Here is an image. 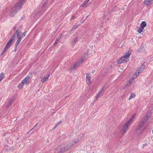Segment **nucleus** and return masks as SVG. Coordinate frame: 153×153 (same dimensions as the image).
<instances>
[{"label":"nucleus","instance_id":"nucleus-14","mask_svg":"<svg viewBox=\"0 0 153 153\" xmlns=\"http://www.w3.org/2000/svg\"><path fill=\"white\" fill-rule=\"evenodd\" d=\"M123 56L120 58L117 61V62L118 64H121L123 63H126V60Z\"/></svg>","mask_w":153,"mask_h":153},{"label":"nucleus","instance_id":"nucleus-32","mask_svg":"<svg viewBox=\"0 0 153 153\" xmlns=\"http://www.w3.org/2000/svg\"><path fill=\"white\" fill-rule=\"evenodd\" d=\"M62 122V121H59V122L58 123H57L56 124L57 125H58L60 123H61Z\"/></svg>","mask_w":153,"mask_h":153},{"label":"nucleus","instance_id":"nucleus-42","mask_svg":"<svg viewBox=\"0 0 153 153\" xmlns=\"http://www.w3.org/2000/svg\"><path fill=\"white\" fill-rule=\"evenodd\" d=\"M128 85V84H127V85H126V86H127V85Z\"/></svg>","mask_w":153,"mask_h":153},{"label":"nucleus","instance_id":"nucleus-12","mask_svg":"<svg viewBox=\"0 0 153 153\" xmlns=\"http://www.w3.org/2000/svg\"><path fill=\"white\" fill-rule=\"evenodd\" d=\"M86 77V82L87 84L88 85H90L92 83L91 81V77L90 76H89V74H87Z\"/></svg>","mask_w":153,"mask_h":153},{"label":"nucleus","instance_id":"nucleus-15","mask_svg":"<svg viewBox=\"0 0 153 153\" xmlns=\"http://www.w3.org/2000/svg\"><path fill=\"white\" fill-rule=\"evenodd\" d=\"M152 1L153 0H145L143 3L145 4L148 6L151 4Z\"/></svg>","mask_w":153,"mask_h":153},{"label":"nucleus","instance_id":"nucleus-29","mask_svg":"<svg viewBox=\"0 0 153 153\" xmlns=\"http://www.w3.org/2000/svg\"><path fill=\"white\" fill-rule=\"evenodd\" d=\"M88 2L86 1V0L82 4V6H84L86 4L88 3Z\"/></svg>","mask_w":153,"mask_h":153},{"label":"nucleus","instance_id":"nucleus-9","mask_svg":"<svg viewBox=\"0 0 153 153\" xmlns=\"http://www.w3.org/2000/svg\"><path fill=\"white\" fill-rule=\"evenodd\" d=\"M146 122L145 120H143H143H141L136 130H141V128Z\"/></svg>","mask_w":153,"mask_h":153},{"label":"nucleus","instance_id":"nucleus-20","mask_svg":"<svg viewBox=\"0 0 153 153\" xmlns=\"http://www.w3.org/2000/svg\"><path fill=\"white\" fill-rule=\"evenodd\" d=\"M135 96L136 95L132 92L131 93L129 97L128 98V100H130L132 98H134Z\"/></svg>","mask_w":153,"mask_h":153},{"label":"nucleus","instance_id":"nucleus-4","mask_svg":"<svg viewBox=\"0 0 153 153\" xmlns=\"http://www.w3.org/2000/svg\"><path fill=\"white\" fill-rule=\"evenodd\" d=\"M87 56L88 55L87 54L84 55L81 59H80L79 60L78 62H76L75 64L71 68V69H75L79 67L82 64L83 62H84V60L86 58H87Z\"/></svg>","mask_w":153,"mask_h":153},{"label":"nucleus","instance_id":"nucleus-34","mask_svg":"<svg viewBox=\"0 0 153 153\" xmlns=\"http://www.w3.org/2000/svg\"><path fill=\"white\" fill-rule=\"evenodd\" d=\"M62 36V33L60 34L59 35V37H60V39H61V37Z\"/></svg>","mask_w":153,"mask_h":153},{"label":"nucleus","instance_id":"nucleus-6","mask_svg":"<svg viewBox=\"0 0 153 153\" xmlns=\"http://www.w3.org/2000/svg\"><path fill=\"white\" fill-rule=\"evenodd\" d=\"M146 67V66L145 65L143 64L136 71L135 74L134 75H136V76L139 75V74Z\"/></svg>","mask_w":153,"mask_h":153},{"label":"nucleus","instance_id":"nucleus-28","mask_svg":"<svg viewBox=\"0 0 153 153\" xmlns=\"http://www.w3.org/2000/svg\"><path fill=\"white\" fill-rule=\"evenodd\" d=\"M143 29H144L143 28H141V27H140V28L138 30V32L139 33H141L142 32V31H143Z\"/></svg>","mask_w":153,"mask_h":153},{"label":"nucleus","instance_id":"nucleus-30","mask_svg":"<svg viewBox=\"0 0 153 153\" xmlns=\"http://www.w3.org/2000/svg\"><path fill=\"white\" fill-rule=\"evenodd\" d=\"M8 48H7V47H6V46H5V47H4V49L3 50V52H4L5 53V52L6 51L7 49Z\"/></svg>","mask_w":153,"mask_h":153},{"label":"nucleus","instance_id":"nucleus-26","mask_svg":"<svg viewBox=\"0 0 153 153\" xmlns=\"http://www.w3.org/2000/svg\"><path fill=\"white\" fill-rule=\"evenodd\" d=\"M143 48V47L142 46V47H140L138 49V50H137L138 51V52H141L143 50H142V49Z\"/></svg>","mask_w":153,"mask_h":153},{"label":"nucleus","instance_id":"nucleus-5","mask_svg":"<svg viewBox=\"0 0 153 153\" xmlns=\"http://www.w3.org/2000/svg\"><path fill=\"white\" fill-rule=\"evenodd\" d=\"M81 140V139H74V140L72 141L70 143H69L68 145L66 146L65 147V149L67 151L70 149L71 147L76 143L79 142Z\"/></svg>","mask_w":153,"mask_h":153},{"label":"nucleus","instance_id":"nucleus-37","mask_svg":"<svg viewBox=\"0 0 153 153\" xmlns=\"http://www.w3.org/2000/svg\"><path fill=\"white\" fill-rule=\"evenodd\" d=\"M4 53V52H3V51L1 53V55H3V54Z\"/></svg>","mask_w":153,"mask_h":153},{"label":"nucleus","instance_id":"nucleus-22","mask_svg":"<svg viewBox=\"0 0 153 153\" xmlns=\"http://www.w3.org/2000/svg\"><path fill=\"white\" fill-rule=\"evenodd\" d=\"M78 39V37H76L75 38H74L73 40L72 41V44L73 45H74L76 43V42Z\"/></svg>","mask_w":153,"mask_h":153},{"label":"nucleus","instance_id":"nucleus-24","mask_svg":"<svg viewBox=\"0 0 153 153\" xmlns=\"http://www.w3.org/2000/svg\"><path fill=\"white\" fill-rule=\"evenodd\" d=\"M66 151L65 147L61 148L59 151V152L60 153H62L63 152Z\"/></svg>","mask_w":153,"mask_h":153},{"label":"nucleus","instance_id":"nucleus-38","mask_svg":"<svg viewBox=\"0 0 153 153\" xmlns=\"http://www.w3.org/2000/svg\"><path fill=\"white\" fill-rule=\"evenodd\" d=\"M13 28L14 30H15L16 29V27H14Z\"/></svg>","mask_w":153,"mask_h":153},{"label":"nucleus","instance_id":"nucleus-23","mask_svg":"<svg viewBox=\"0 0 153 153\" xmlns=\"http://www.w3.org/2000/svg\"><path fill=\"white\" fill-rule=\"evenodd\" d=\"M24 85V84L22 82H21L18 85V88L20 89H21L22 88Z\"/></svg>","mask_w":153,"mask_h":153},{"label":"nucleus","instance_id":"nucleus-43","mask_svg":"<svg viewBox=\"0 0 153 153\" xmlns=\"http://www.w3.org/2000/svg\"><path fill=\"white\" fill-rule=\"evenodd\" d=\"M30 131H29L28 132V134H29V132Z\"/></svg>","mask_w":153,"mask_h":153},{"label":"nucleus","instance_id":"nucleus-19","mask_svg":"<svg viewBox=\"0 0 153 153\" xmlns=\"http://www.w3.org/2000/svg\"><path fill=\"white\" fill-rule=\"evenodd\" d=\"M146 22L143 21L141 23L140 26L142 28H144L146 26Z\"/></svg>","mask_w":153,"mask_h":153},{"label":"nucleus","instance_id":"nucleus-11","mask_svg":"<svg viewBox=\"0 0 153 153\" xmlns=\"http://www.w3.org/2000/svg\"><path fill=\"white\" fill-rule=\"evenodd\" d=\"M50 76V74H48L47 75V76H44V77H40L41 81L42 82V83H43L44 82L47 81L49 77Z\"/></svg>","mask_w":153,"mask_h":153},{"label":"nucleus","instance_id":"nucleus-2","mask_svg":"<svg viewBox=\"0 0 153 153\" xmlns=\"http://www.w3.org/2000/svg\"><path fill=\"white\" fill-rule=\"evenodd\" d=\"M135 116V114L132 116L129 120L123 126L120 131V133L121 136H123L126 133L128 128L131 124L132 120L134 119Z\"/></svg>","mask_w":153,"mask_h":153},{"label":"nucleus","instance_id":"nucleus-8","mask_svg":"<svg viewBox=\"0 0 153 153\" xmlns=\"http://www.w3.org/2000/svg\"><path fill=\"white\" fill-rule=\"evenodd\" d=\"M30 76H27L22 81V82L24 85H27L29 84L30 82Z\"/></svg>","mask_w":153,"mask_h":153},{"label":"nucleus","instance_id":"nucleus-1","mask_svg":"<svg viewBox=\"0 0 153 153\" xmlns=\"http://www.w3.org/2000/svg\"><path fill=\"white\" fill-rule=\"evenodd\" d=\"M25 0H20L14 4L11 10L10 14V16H14V15L17 12L21 9Z\"/></svg>","mask_w":153,"mask_h":153},{"label":"nucleus","instance_id":"nucleus-13","mask_svg":"<svg viewBox=\"0 0 153 153\" xmlns=\"http://www.w3.org/2000/svg\"><path fill=\"white\" fill-rule=\"evenodd\" d=\"M16 98V97L15 96L13 97L11 99L9 103L7 105V108H8L10 107L12 104V103L14 102Z\"/></svg>","mask_w":153,"mask_h":153},{"label":"nucleus","instance_id":"nucleus-40","mask_svg":"<svg viewBox=\"0 0 153 153\" xmlns=\"http://www.w3.org/2000/svg\"><path fill=\"white\" fill-rule=\"evenodd\" d=\"M131 81H129V84H130L131 83Z\"/></svg>","mask_w":153,"mask_h":153},{"label":"nucleus","instance_id":"nucleus-39","mask_svg":"<svg viewBox=\"0 0 153 153\" xmlns=\"http://www.w3.org/2000/svg\"><path fill=\"white\" fill-rule=\"evenodd\" d=\"M86 1H87L88 2H89V1H90V0H86Z\"/></svg>","mask_w":153,"mask_h":153},{"label":"nucleus","instance_id":"nucleus-7","mask_svg":"<svg viewBox=\"0 0 153 153\" xmlns=\"http://www.w3.org/2000/svg\"><path fill=\"white\" fill-rule=\"evenodd\" d=\"M152 115L151 112L150 111H147L145 115V117L143 118V120L147 122L149 119L150 118Z\"/></svg>","mask_w":153,"mask_h":153},{"label":"nucleus","instance_id":"nucleus-3","mask_svg":"<svg viewBox=\"0 0 153 153\" xmlns=\"http://www.w3.org/2000/svg\"><path fill=\"white\" fill-rule=\"evenodd\" d=\"M27 31H25L21 35H20L21 31L19 29H17L14 33V36H16L18 39L16 43V48L19 44L21 41L22 39L26 36Z\"/></svg>","mask_w":153,"mask_h":153},{"label":"nucleus","instance_id":"nucleus-21","mask_svg":"<svg viewBox=\"0 0 153 153\" xmlns=\"http://www.w3.org/2000/svg\"><path fill=\"white\" fill-rule=\"evenodd\" d=\"M4 77V74L3 73H1L0 74V81H1Z\"/></svg>","mask_w":153,"mask_h":153},{"label":"nucleus","instance_id":"nucleus-41","mask_svg":"<svg viewBox=\"0 0 153 153\" xmlns=\"http://www.w3.org/2000/svg\"><path fill=\"white\" fill-rule=\"evenodd\" d=\"M88 16H87L86 17V18L88 17Z\"/></svg>","mask_w":153,"mask_h":153},{"label":"nucleus","instance_id":"nucleus-10","mask_svg":"<svg viewBox=\"0 0 153 153\" xmlns=\"http://www.w3.org/2000/svg\"><path fill=\"white\" fill-rule=\"evenodd\" d=\"M15 36H14L13 35V36L11 38L10 40L7 42V44L5 46L6 47L8 48L10 46V45L12 44L13 42V41L14 39Z\"/></svg>","mask_w":153,"mask_h":153},{"label":"nucleus","instance_id":"nucleus-36","mask_svg":"<svg viewBox=\"0 0 153 153\" xmlns=\"http://www.w3.org/2000/svg\"><path fill=\"white\" fill-rule=\"evenodd\" d=\"M4 53V52H3V51L1 53V55H3V54Z\"/></svg>","mask_w":153,"mask_h":153},{"label":"nucleus","instance_id":"nucleus-25","mask_svg":"<svg viewBox=\"0 0 153 153\" xmlns=\"http://www.w3.org/2000/svg\"><path fill=\"white\" fill-rule=\"evenodd\" d=\"M60 39V37H58L57 39L55 41V42L54 44V45H55L56 44L58 43V42L59 41V40Z\"/></svg>","mask_w":153,"mask_h":153},{"label":"nucleus","instance_id":"nucleus-33","mask_svg":"<svg viewBox=\"0 0 153 153\" xmlns=\"http://www.w3.org/2000/svg\"><path fill=\"white\" fill-rule=\"evenodd\" d=\"M75 18V16H72L71 19H74Z\"/></svg>","mask_w":153,"mask_h":153},{"label":"nucleus","instance_id":"nucleus-31","mask_svg":"<svg viewBox=\"0 0 153 153\" xmlns=\"http://www.w3.org/2000/svg\"><path fill=\"white\" fill-rule=\"evenodd\" d=\"M80 136L82 138L84 136V133H82L80 134Z\"/></svg>","mask_w":153,"mask_h":153},{"label":"nucleus","instance_id":"nucleus-17","mask_svg":"<svg viewBox=\"0 0 153 153\" xmlns=\"http://www.w3.org/2000/svg\"><path fill=\"white\" fill-rule=\"evenodd\" d=\"M130 53L129 52H126L123 57L126 59L128 58L130 56Z\"/></svg>","mask_w":153,"mask_h":153},{"label":"nucleus","instance_id":"nucleus-35","mask_svg":"<svg viewBox=\"0 0 153 153\" xmlns=\"http://www.w3.org/2000/svg\"><path fill=\"white\" fill-rule=\"evenodd\" d=\"M57 126V125L56 124L55 126L54 127L53 129H55Z\"/></svg>","mask_w":153,"mask_h":153},{"label":"nucleus","instance_id":"nucleus-27","mask_svg":"<svg viewBox=\"0 0 153 153\" xmlns=\"http://www.w3.org/2000/svg\"><path fill=\"white\" fill-rule=\"evenodd\" d=\"M47 1L48 0H47L44 3V4L42 6V9H43L46 6V5L47 4Z\"/></svg>","mask_w":153,"mask_h":153},{"label":"nucleus","instance_id":"nucleus-16","mask_svg":"<svg viewBox=\"0 0 153 153\" xmlns=\"http://www.w3.org/2000/svg\"><path fill=\"white\" fill-rule=\"evenodd\" d=\"M104 87H103L101 89L98 93L97 94V95L95 97L96 100H97L98 97H99L100 95L101 94L102 91L104 90Z\"/></svg>","mask_w":153,"mask_h":153},{"label":"nucleus","instance_id":"nucleus-18","mask_svg":"<svg viewBox=\"0 0 153 153\" xmlns=\"http://www.w3.org/2000/svg\"><path fill=\"white\" fill-rule=\"evenodd\" d=\"M80 25V24L77 25H74L73 26L71 29L70 30V33H71L73 30H74L76 28Z\"/></svg>","mask_w":153,"mask_h":153}]
</instances>
